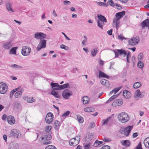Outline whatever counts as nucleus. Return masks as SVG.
<instances>
[{"label":"nucleus","mask_w":149,"mask_h":149,"mask_svg":"<svg viewBox=\"0 0 149 149\" xmlns=\"http://www.w3.org/2000/svg\"><path fill=\"white\" fill-rule=\"evenodd\" d=\"M45 149H57L54 146L50 145L46 146Z\"/></svg>","instance_id":"nucleus-42"},{"label":"nucleus","mask_w":149,"mask_h":149,"mask_svg":"<svg viewBox=\"0 0 149 149\" xmlns=\"http://www.w3.org/2000/svg\"><path fill=\"white\" fill-rule=\"evenodd\" d=\"M68 90H64L62 93V95L63 98L66 100L69 99L70 97L72 95L73 93L71 91L68 92Z\"/></svg>","instance_id":"nucleus-10"},{"label":"nucleus","mask_w":149,"mask_h":149,"mask_svg":"<svg viewBox=\"0 0 149 149\" xmlns=\"http://www.w3.org/2000/svg\"><path fill=\"white\" fill-rule=\"evenodd\" d=\"M110 118V117H109L106 119L103 120H102V125L107 124L109 121V119Z\"/></svg>","instance_id":"nucleus-46"},{"label":"nucleus","mask_w":149,"mask_h":149,"mask_svg":"<svg viewBox=\"0 0 149 149\" xmlns=\"http://www.w3.org/2000/svg\"><path fill=\"white\" fill-rule=\"evenodd\" d=\"M112 29H111L110 30L108 31L107 32L108 34L109 35H111L112 34Z\"/></svg>","instance_id":"nucleus-62"},{"label":"nucleus","mask_w":149,"mask_h":149,"mask_svg":"<svg viewBox=\"0 0 149 149\" xmlns=\"http://www.w3.org/2000/svg\"><path fill=\"white\" fill-rule=\"evenodd\" d=\"M118 39H121L122 40H123V39H126V38L123 37V35L121 34L118 36Z\"/></svg>","instance_id":"nucleus-56"},{"label":"nucleus","mask_w":149,"mask_h":149,"mask_svg":"<svg viewBox=\"0 0 149 149\" xmlns=\"http://www.w3.org/2000/svg\"><path fill=\"white\" fill-rule=\"evenodd\" d=\"M82 100L84 104H88L89 101V98L88 97L85 96L82 98Z\"/></svg>","instance_id":"nucleus-28"},{"label":"nucleus","mask_w":149,"mask_h":149,"mask_svg":"<svg viewBox=\"0 0 149 149\" xmlns=\"http://www.w3.org/2000/svg\"><path fill=\"white\" fill-rule=\"evenodd\" d=\"M35 101V99H33V97H27V102L28 103H31L34 102Z\"/></svg>","instance_id":"nucleus-39"},{"label":"nucleus","mask_w":149,"mask_h":149,"mask_svg":"<svg viewBox=\"0 0 149 149\" xmlns=\"http://www.w3.org/2000/svg\"><path fill=\"white\" fill-rule=\"evenodd\" d=\"M22 95V93L21 92L18 91L15 93V98H17L20 97Z\"/></svg>","instance_id":"nucleus-40"},{"label":"nucleus","mask_w":149,"mask_h":149,"mask_svg":"<svg viewBox=\"0 0 149 149\" xmlns=\"http://www.w3.org/2000/svg\"><path fill=\"white\" fill-rule=\"evenodd\" d=\"M91 54L93 57L95 56L98 53V50L96 48H94L91 51Z\"/></svg>","instance_id":"nucleus-32"},{"label":"nucleus","mask_w":149,"mask_h":149,"mask_svg":"<svg viewBox=\"0 0 149 149\" xmlns=\"http://www.w3.org/2000/svg\"><path fill=\"white\" fill-rule=\"evenodd\" d=\"M119 94L114 95L111 97V98L112 99V100H113L114 99L116 98L118 95Z\"/></svg>","instance_id":"nucleus-60"},{"label":"nucleus","mask_w":149,"mask_h":149,"mask_svg":"<svg viewBox=\"0 0 149 149\" xmlns=\"http://www.w3.org/2000/svg\"><path fill=\"white\" fill-rule=\"evenodd\" d=\"M103 141L104 142H110L111 141V140L110 139H107L106 138H104L103 139Z\"/></svg>","instance_id":"nucleus-61"},{"label":"nucleus","mask_w":149,"mask_h":149,"mask_svg":"<svg viewBox=\"0 0 149 149\" xmlns=\"http://www.w3.org/2000/svg\"><path fill=\"white\" fill-rule=\"evenodd\" d=\"M140 42L139 38V37H136L133 38L128 41V43L130 45L133 46L136 45Z\"/></svg>","instance_id":"nucleus-9"},{"label":"nucleus","mask_w":149,"mask_h":149,"mask_svg":"<svg viewBox=\"0 0 149 149\" xmlns=\"http://www.w3.org/2000/svg\"><path fill=\"white\" fill-rule=\"evenodd\" d=\"M5 6L6 8L9 12H14V10L13 9L12 4L11 1H7L5 2Z\"/></svg>","instance_id":"nucleus-13"},{"label":"nucleus","mask_w":149,"mask_h":149,"mask_svg":"<svg viewBox=\"0 0 149 149\" xmlns=\"http://www.w3.org/2000/svg\"><path fill=\"white\" fill-rule=\"evenodd\" d=\"M46 37V35L41 32H37L35 34L34 38L40 40L42 38H45Z\"/></svg>","instance_id":"nucleus-15"},{"label":"nucleus","mask_w":149,"mask_h":149,"mask_svg":"<svg viewBox=\"0 0 149 149\" xmlns=\"http://www.w3.org/2000/svg\"><path fill=\"white\" fill-rule=\"evenodd\" d=\"M94 137V134L93 133H88L86 135V139L92 140Z\"/></svg>","instance_id":"nucleus-27"},{"label":"nucleus","mask_w":149,"mask_h":149,"mask_svg":"<svg viewBox=\"0 0 149 149\" xmlns=\"http://www.w3.org/2000/svg\"><path fill=\"white\" fill-rule=\"evenodd\" d=\"M20 105V104L19 103L16 102L14 104V106L15 107H19V106Z\"/></svg>","instance_id":"nucleus-59"},{"label":"nucleus","mask_w":149,"mask_h":149,"mask_svg":"<svg viewBox=\"0 0 149 149\" xmlns=\"http://www.w3.org/2000/svg\"><path fill=\"white\" fill-rule=\"evenodd\" d=\"M7 121L9 124L12 125L15 123V120L13 117L10 116L8 117Z\"/></svg>","instance_id":"nucleus-19"},{"label":"nucleus","mask_w":149,"mask_h":149,"mask_svg":"<svg viewBox=\"0 0 149 149\" xmlns=\"http://www.w3.org/2000/svg\"><path fill=\"white\" fill-rule=\"evenodd\" d=\"M8 86L3 82L0 83V93L2 94H5L7 91Z\"/></svg>","instance_id":"nucleus-6"},{"label":"nucleus","mask_w":149,"mask_h":149,"mask_svg":"<svg viewBox=\"0 0 149 149\" xmlns=\"http://www.w3.org/2000/svg\"><path fill=\"white\" fill-rule=\"evenodd\" d=\"M17 47H12L10 51V52H11L13 54H16V50L17 49Z\"/></svg>","instance_id":"nucleus-38"},{"label":"nucleus","mask_w":149,"mask_h":149,"mask_svg":"<svg viewBox=\"0 0 149 149\" xmlns=\"http://www.w3.org/2000/svg\"><path fill=\"white\" fill-rule=\"evenodd\" d=\"M84 37L85 39L83 40L82 41V45H85V43L87 41V38L86 36H84Z\"/></svg>","instance_id":"nucleus-50"},{"label":"nucleus","mask_w":149,"mask_h":149,"mask_svg":"<svg viewBox=\"0 0 149 149\" xmlns=\"http://www.w3.org/2000/svg\"><path fill=\"white\" fill-rule=\"evenodd\" d=\"M100 149H110V147L107 145H104Z\"/></svg>","instance_id":"nucleus-53"},{"label":"nucleus","mask_w":149,"mask_h":149,"mask_svg":"<svg viewBox=\"0 0 149 149\" xmlns=\"http://www.w3.org/2000/svg\"><path fill=\"white\" fill-rule=\"evenodd\" d=\"M125 14V11H122L117 13L116 14V17L113 19V25L115 26L116 29H118L119 26L120 22L119 20L124 16Z\"/></svg>","instance_id":"nucleus-2"},{"label":"nucleus","mask_w":149,"mask_h":149,"mask_svg":"<svg viewBox=\"0 0 149 149\" xmlns=\"http://www.w3.org/2000/svg\"><path fill=\"white\" fill-rule=\"evenodd\" d=\"M143 54L142 53H140L138 55L137 58L139 61H141L143 59Z\"/></svg>","instance_id":"nucleus-41"},{"label":"nucleus","mask_w":149,"mask_h":149,"mask_svg":"<svg viewBox=\"0 0 149 149\" xmlns=\"http://www.w3.org/2000/svg\"><path fill=\"white\" fill-rule=\"evenodd\" d=\"M123 103V100L122 99H116L113 102L112 104V106L113 107L120 106L122 105Z\"/></svg>","instance_id":"nucleus-16"},{"label":"nucleus","mask_w":149,"mask_h":149,"mask_svg":"<svg viewBox=\"0 0 149 149\" xmlns=\"http://www.w3.org/2000/svg\"><path fill=\"white\" fill-rule=\"evenodd\" d=\"M56 90H59L58 88H53L51 93L50 94L54 96L56 98H60V96L56 91Z\"/></svg>","instance_id":"nucleus-20"},{"label":"nucleus","mask_w":149,"mask_h":149,"mask_svg":"<svg viewBox=\"0 0 149 149\" xmlns=\"http://www.w3.org/2000/svg\"><path fill=\"white\" fill-rule=\"evenodd\" d=\"M107 4L113 7H114L115 5L112 0H109L108 1Z\"/></svg>","instance_id":"nucleus-47"},{"label":"nucleus","mask_w":149,"mask_h":149,"mask_svg":"<svg viewBox=\"0 0 149 149\" xmlns=\"http://www.w3.org/2000/svg\"><path fill=\"white\" fill-rule=\"evenodd\" d=\"M60 47L61 48L64 49L66 50H68L69 49V48L68 47L65 46L63 44L61 45Z\"/></svg>","instance_id":"nucleus-45"},{"label":"nucleus","mask_w":149,"mask_h":149,"mask_svg":"<svg viewBox=\"0 0 149 149\" xmlns=\"http://www.w3.org/2000/svg\"><path fill=\"white\" fill-rule=\"evenodd\" d=\"M113 52L115 54V58L118 57L119 55L120 56L123 55L124 57L126 56V60L127 63H130L129 59L131 57V54L130 52H127L125 50L122 49L114 50Z\"/></svg>","instance_id":"nucleus-1"},{"label":"nucleus","mask_w":149,"mask_h":149,"mask_svg":"<svg viewBox=\"0 0 149 149\" xmlns=\"http://www.w3.org/2000/svg\"><path fill=\"white\" fill-rule=\"evenodd\" d=\"M134 149H142L141 142L139 143L138 146H136Z\"/></svg>","instance_id":"nucleus-52"},{"label":"nucleus","mask_w":149,"mask_h":149,"mask_svg":"<svg viewBox=\"0 0 149 149\" xmlns=\"http://www.w3.org/2000/svg\"><path fill=\"white\" fill-rule=\"evenodd\" d=\"M59 87L58 88L59 90L63 89L65 88H70V85L68 83L64 84L63 85H61L59 86Z\"/></svg>","instance_id":"nucleus-30"},{"label":"nucleus","mask_w":149,"mask_h":149,"mask_svg":"<svg viewBox=\"0 0 149 149\" xmlns=\"http://www.w3.org/2000/svg\"><path fill=\"white\" fill-rule=\"evenodd\" d=\"M133 128V126L132 125L128 126L127 127L123 128V135L126 137L128 136Z\"/></svg>","instance_id":"nucleus-11"},{"label":"nucleus","mask_w":149,"mask_h":149,"mask_svg":"<svg viewBox=\"0 0 149 149\" xmlns=\"http://www.w3.org/2000/svg\"><path fill=\"white\" fill-rule=\"evenodd\" d=\"M121 144L126 147H129L131 145L130 141L128 140H125L121 142Z\"/></svg>","instance_id":"nucleus-26"},{"label":"nucleus","mask_w":149,"mask_h":149,"mask_svg":"<svg viewBox=\"0 0 149 149\" xmlns=\"http://www.w3.org/2000/svg\"><path fill=\"white\" fill-rule=\"evenodd\" d=\"M54 116L52 113L49 112L47 113L46 116L45 120L48 123H51L53 120Z\"/></svg>","instance_id":"nucleus-12"},{"label":"nucleus","mask_w":149,"mask_h":149,"mask_svg":"<svg viewBox=\"0 0 149 149\" xmlns=\"http://www.w3.org/2000/svg\"><path fill=\"white\" fill-rule=\"evenodd\" d=\"M6 117H7L6 115L5 114H4L2 116V119L3 120H6Z\"/></svg>","instance_id":"nucleus-64"},{"label":"nucleus","mask_w":149,"mask_h":149,"mask_svg":"<svg viewBox=\"0 0 149 149\" xmlns=\"http://www.w3.org/2000/svg\"><path fill=\"white\" fill-rule=\"evenodd\" d=\"M31 51V48L29 47L28 48L27 46H23L22 47L21 53L22 55L25 56H28L30 53Z\"/></svg>","instance_id":"nucleus-7"},{"label":"nucleus","mask_w":149,"mask_h":149,"mask_svg":"<svg viewBox=\"0 0 149 149\" xmlns=\"http://www.w3.org/2000/svg\"><path fill=\"white\" fill-rule=\"evenodd\" d=\"M84 110L85 111L90 112L92 111L91 108V107H87L84 109Z\"/></svg>","instance_id":"nucleus-44"},{"label":"nucleus","mask_w":149,"mask_h":149,"mask_svg":"<svg viewBox=\"0 0 149 149\" xmlns=\"http://www.w3.org/2000/svg\"><path fill=\"white\" fill-rule=\"evenodd\" d=\"M142 26V28L143 29L145 27L149 26V19L148 17L147 19L143 21L141 24Z\"/></svg>","instance_id":"nucleus-17"},{"label":"nucleus","mask_w":149,"mask_h":149,"mask_svg":"<svg viewBox=\"0 0 149 149\" xmlns=\"http://www.w3.org/2000/svg\"><path fill=\"white\" fill-rule=\"evenodd\" d=\"M52 127L51 126H46L44 130L42 132V133H47L52 134L51 131Z\"/></svg>","instance_id":"nucleus-21"},{"label":"nucleus","mask_w":149,"mask_h":149,"mask_svg":"<svg viewBox=\"0 0 149 149\" xmlns=\"http://www.w3.org/2000/svg\"><path fill=\"white\" fill-rule=\"evenodd\" d=\"M129 119V116L125 112H121L120 113L118 117V119L119 121L123 123L127 122Z\"/></svg>","instance_id":"nucleus-4"},{"label":"nucleus","mask_w":149,"mask_h":149,"mask_svg":"<svg viewBox=\"0 0 149 149\" xmlns=\"http://www.w3.org/2000/svg\"><path fill=\"white\" fill-rule=\"evenodd\" d=\"M15 92V91L13 89L10 92V98H11L13 96V95L14 94V93Z\"/></svg>","instance_id":"nucleus-57"},{"label":"nucleus","mask_w":149,"mask_h":149,"mask_svg":"<svg viewBox=\"0 0 149 149\" xmlns=\"http://www.w3.org/2000/svg\"><path fill=\"white\" fill-rule=\"evenodd\" d=\"M141 85V82H137L135 83L133 85L134 88H138L140 87Z\"/></svg>","instance_id":"nucleus-37"},{"label":"nucleus","mask_w":149,"mask_h":149,"mask_svg":"<svg viewBox=\"0 0 149 149\" xmlns=\"http://www.w3.org/2000/svg\"><path fill=\"white\" fill-rule=\"evenodd\" d=\"M76 137L77 138V139L76 141H75V139H72L70 140L69 143L70 146H75L78 144L80 139L78 136H77Z\"/></svg>","instance_id":"nucleus-14"},{"label":"nucleus","mask_w":149,"mask_h":149,"mask_svg":"<svg viewBox=\"0 0 149 149\" xmlns=\"http://www.w3.org/2000/svg\"><path fill=\"white\" fill-rule=\"evenodd\" d=\"M18 134L19 133L17 131L15 130L14 129L12 130L10 133V135L12 136L16 137L17 138H18Z\"/></svg>","instance_id":"nucleus-23"},{"label":"nucleus","mask_w":149,"mask_h":149,"mask_svg":"<svg viewBox=\"0 0 149 149\" xmlns=\"http://www.w3.org/2000/svg\"><path fill=\"white\" fill-rule=\"evenodd\" d=\"M50 85L52 87V88H58L59 87V86H60V85H59L58 83H54L53 82H52L51 83Z\"/></svg>","instance_id":"nucleus-33"},{"label":"nucleus","mask_w":149,"mask_h":149,"mask_svg":"<svg viewBox=\"0 0 149 149\" xmlns=\"http://www.w3.org/2000/svg\"><path fill=\"white\" fill-rule=\"evenodd\" d=\"M143 143L146 148H149V137H147L144 140Z\"/></svg>","instance_id":"nucleus-31"},{"label":"nucleus","mask_w":149,"mask_h":149,"mask_svg":"<svg viewBox=\"0 0 149 149\" xmlns=\"http://www.w3.org/2000/svg\"><path fill=\"white\" fill-rule=\"evenodd\" d=\"M62 34H63V35H64V36L68 40H70V39L68 38V37L67 36H66V35L63 32H62Z\"/></svg>","instance_id":"nucleus-63"},{"label":"nucleus","mask_w":149,"mask_h":149,"mask_svg":"<svg viewBox=\"0 0 149 149\" xmlns=\"http://www.w3.org/2000/svg\"><path fill=\"white\" fill-rule=\"evenodd\" d=\"M71 2L65 0L63 1V4L65 5H70L71 4Z\"/></svg>","instance_id":"nucleus-55"},{"label":"nucleus","mask_w":149,"mask_h":149,"mask_svg":"<svg viewBox=\"0 0 149 149\" xmlns=\"http://www.w3.org/2000/svg\"><path fill=\"white\" fill-rule=\"evenodd\" d=\"M12 46V44L11 42H8L4 43L3 47L6 49H9Z\"/></svg>","instance_id":"nucleus-25"},{"label":"nucleus","mask_w":149,"mask_h":149,"mask_svg":"<svg viewBox=\"0 0 149 149\" xmlns=\"http://www.w3.org/2000/svg\"><path fill=\"white\" fill-rule=\"evenodd\" d=\"M95 126V123L93 122H92L89 125V127L90 128H93Z\"/></svg>","instance_id":"nucleus-51"},{"label":"nucleus","mask_w":149,"mask_h":149,"mask_svg":"<svg viewBox=\"0 0 149 149\" xmlns=\"http://www.w3.org/2000/svg\"><path fill=\"white\" fill-rule=\"evenodd\" d=\"M52 134L42 133L41 136L40 138V141H47L50 140L52 138Z\"/></svg>","instance_id":"nucleus-5"},{"label":"nucleus","mask_w":149,"mask_h":149,"mask_svg":"<svg viewBox=\"0 0 149 149\" xmlns=\"http://www.w3.org/2000/svg\"><path fill=\"white\" fill-rule=\"evenodd\" d=\"M77 116L78 122L80 123H83L84 121L83 118L81 116L79 115H77Z\"/></svg>","instance_id":"nucleus-36"},{"label":"nucleus","mask_w":149,"mask_h":149,"mask_svg":"<svg viewBox=\"0 0 149 149\" xmlns=\"http://www.w3.org/2000/svg\"><path fill=\"white\" fill-rule=\"evenodd\" d=\"M97 17L98 19L97 20V26L100 28L102 29L104 25L107 22L106 17L102 15H98Z\"/></svg>","instance_id":"nucleus-3"},{"label":"nucleus","mask_w":149,"mask_h":149,"mask_svg":"<svg viewBox=\"0 0 149 149\" xmlns=\"http://www.w3.org/2000/svg\"><path fill=\"white\" fill-rule=\"evenodd\" d=\"M137 66L139 68L142 69L144 66V64L143 62L139 61L138 63Z\"/></svg>","instance_id":"nucleus-35"},{"label":"nucleus","mask_w":149,"mask_h":149,"mask_svg":"<svg viewBox=\"0 0 149 149\" xmlns=\"http://www.w3.org/2000/svg\"><path fill=\"white\" fill-rule=\"evenodd\" d=\"M135 93L136 95L138 97L141 94V93L140 91L139 90H137L135 92Z\"/></svg>","instance_id":"nucleus-54"},{"label":"nucleus","mask_w":149,"mask_h":149,"mask_svg":"<svg viewBox=\"0 0 149 149\" xmlns=\"http://www.w3.org/2000/svg\"><path fill=\"white\" fill-rule=\"evenodd\" d=\"M123 95L124 97L127 99L131 97V93L128 91L124 90L123 92Z\"/></svg>","instance_id":"nucleus-18"},{"label":"nucleus","mask_w":149,"mask_h":149,"mask_svg":"<svg viewBox=\"0 0 149 149\" xmlns=\"http://www.w3.org/2000/svg\"><path fill=\"white\" fill-rule=\"evenodd\" d=\"M100 82L102 84L104 85L107 87H109V84L108 81L104 79H102L100 80Z\"/></svg>","instance_id":"nucleus-24"},{"label":"nucleus","mask_w":149,"mask_h":149,"mask_svg":"<svg viewBox=\"0 0 149 149\" xmlns=\"http://www.w3.org/2000/svg\"><path fill=\"white\" fill-rule=\"evenodd\" d=\"M54 126L55 130H58L60 126V123L58 120H56L54 123Z\"/></svg>","instance_id":"nucleus-29"},{"label":"nucleus","mask_w":149,"mask_h":149,"mask_svg":"<svg viewBox=\"0 0 149 149\" xmlns=\"http://www.w3.org/2000/svg\"><path fill=\"white\" fill-rule=\"evenodd\" d=\"M46 40L44 39H41L36 49L37 51H40L41 49L45 48L46 46Z\"/></svg>","instance_id":"nucleus-8"},{"label":"nucleus","mask_w":149,"mask_h":149,"mask_svg":"<svg viewBox=\"0 0 149 149\" xmlns=\"http://www.w3.org/2000/svg\"><path fill=\"white\" fill-rule=\"evenodd\" d=\"M103 143V141H100L97 140H96L94 143L93 146L95 147H97Z\"/></svg>","instance_id":"nucleus-34"},{"label":"nucleus","mask_w":149,"mask_h":149,"mask_svg":"<svg viewBox=\"0 0 149 149\" xmlns=\"http://www.w3.org/2000/svg\"><path fill=\"white\" fill-rule=\"evenodd\" d=\"M122 87V86H120L118 88H116L114 89H113V90H114V93L115 94L117 92H118V91L121 89Z\"/></svg>","instance_id":"nucleus-48"},{"label":"nucleus","mask_w":149,"mask_h":149,"mask_svg":"<svg viewBox=\"0 0 149 149\" xmlns=\"http://www.w3.org/2000/svg\"><path fill=\"white\" fill-rule=\"evenodd\" d=\"M11 67L13 68H17V69L21 68H22V66L16 64L11 65Z\"/></svg>","instance_id":"nucleus-43"},{"label":"nucleus","mask_w":149,"mask_h":149,"mask_svg":"<svg viewBox=\"0 0 149 149\" xmlns=\"http://www.w3.org/2000/svg\"><path fill=\"white\" fill-rule=\"evenodd\" d=\"M99 77L100 78L103 77L108 79L109 78V77L108 75L100 70L99 71Z\"/></svg>","instance_id":"nucleus-22"},{"label":"nucleus","mask_w":149,"mask_h":149,"mask_svg":"<svg viewBox=\"0 0 149 149\" xmlns=\"http://www.w3.org/2000/svg\"><path fill=\"white\" fill-rule=\"evenodd\" d=\"M118 132L121 134H123L124 133V131H123V128L122 129H120L118 131Z\"/></svg>","instance_id":"nucleus-58"},{"label":"nucleus","mask_w":149,"mask_h":149,"mask_svg":"<svg viewBox=\"0 0 149 149\" xmlns=\"http://www.w3.org/2000/svg\"><path fill=\"white\" fill-rule=\"evenodd\" d=\"M70 111H67L65 112L62 115V116L64 117H66L69 115L70 113Z\"/></svg>","instance_id":"nucleus-49"}]
</instances>
